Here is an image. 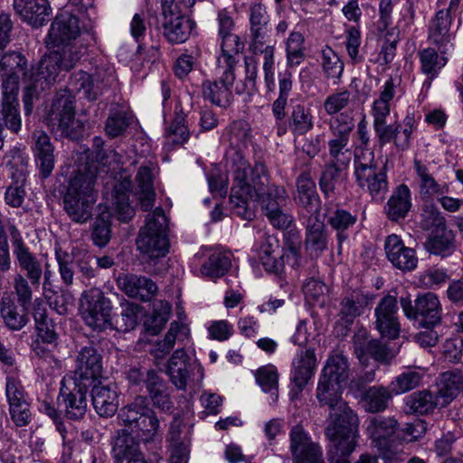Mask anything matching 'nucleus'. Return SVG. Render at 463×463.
Here are the masks:
<instances>
[{"label": "nucleus", "mask_w": 463, "mask_h": 463, "mask_svg": "<svg viewBox=\"0 0 463 463\" xmlns=\"http://www.w3.org/2000/svg\"><path fill=\"white\" fill-rule=\"evenodd\" d=\"M231 172L234 184L230 203L235 214L244 220H251L254 213L249 208V199L256 194L261 210L274 228L286 230L293 223L294 217L286 210L288 194L283 186L269 185L263 163H256L251 168L247 160L237 153Z\"/></svg>", "instance_id": "f257e3e1"}, {"label": "nucleus", "mask_w": 463, "mask_h": 463, "mask_svg": "<svg viewBox=\"0 0 463 463\" xmlns=\"http://www.w3.org/2000/svg\"><path fill=\"white\" fill-rule=\"evenodd\" d=\"M156 166L148 162L139 166L135 185L132 184L131 175L125 169L118 172L115 177L112 194L113 205L118 220L128 222L135 214V209L130 203V195L135 196L143 211H149L156 199L154 187Z\"/></svg>", "instance_id": "f03ea898"}, {"label": "nucleus", "mask_w": 463, "mask_h": 463, "mask_svg": "<svg viewBox=\"0 0 463 463\" xmlns=\"http://www.w3.org/2000/svg\"><path fill=\"white\" fill-rule=\"evenodd\" d=\"M96 177V172L89 168L70 179L63 196V208L74 222L84 223L92 216L93 205L97 200Z\"/></svg>", "instance_id": "7ed1b4c3"}, {"label": "nucleus", "mask_w": 463, "mask_h": 463, "mask_svg": "<svg viewBox=\"0 0 463 463\" xmlns=\"http://www.w3.org/2000/svg\"><path fill=\"white\" fill-rule=\"evenodd\" d=\"M118 419L122 425L141 441L147 443L160 437V422L145 396H137L124 406Z\"/></svg>", "instance_id": "20e7f679"}, {"label": "nucleus", "mask_w": 463, "mask_h": 463, "mask_svg": "<svg viewBox=\"0 0 463 463\" xmlns=\"http://www.w3.org/2000/svg\"><path fill=\"white\" fill-rule=\"evenodd\" d=\"M325 433L345 454L354 451L359 437V418L347 402H340L330 409Z\"/></svg>", "instance_id": "39448f33"}, {"label": "nucleus", "mask_w": 463, "mask_h": 463, "mask_svg": "<svg viewBox=\"0 0 463 463\" xmlns=\"http://www.w3.org/2000/svg\"><path fill=\"white\" fill-rule=\"evenodd\" d=\"M167 218L162 208L148 213L146 225L140 229L137 239L138 250L149 259L165 257L169 250L166 235Z\"/></svg>", "instance_id": "423d86ee"}, {"label": "nucleus", "mask_w": 463, "mask_h": 463, "mask_svg": "<svg viewBox=\"0 0 463 463\" xmlns=\"http://www.w3.org/2000/svg\"><path fill=\"white\" fill-rule=\"evenodd\" d=\"M161 10L156 29L171 44L185 43L195 29V22L183 13L175 0H161Z\"/></svg>", "instance_id": "0eeeda50"}, {"label": "nucleus", "mask_w": 463, "mask_h": 463, "mask_svg": "<svg viewBox=\"0 0 463 463\" xmlns=\"http://www.w3.org/2000/svg\"><path fill=\"white\" fill-rule=\"evenodd\" d=\"M46 122L52 131L70 138H77L82 126L75 119V100L71 92L62 90L56 93L48 111Z\"/></svg>", "instance_id": "6e6552de"}, {"label": "nucleus", "mask_w": 463, "mask_h": 463, "mask_svg": "<svg viewBox=\"0 0 463 463\" xmlns=\"http://www.w3.org/2000/svg\"><path fill=\"white\" fill-rule=\"evenodd\" d=\"M395 88L394 80L392 78L387 80L382 87L379 97L373 102L370 111L375 137L382 146L392 141L395 144V138L400 133L399 124H387V118L391 114V101L395 96Z\"/></svg>", "instance_id": "1a4fd4ad"}, {"label": "nucleus", "mask_w": 463, "mask_h": 463, "mask_svg": "<svg viewBox=\"0 0 463 463\" xmlns=\"http://www.w3.org/2000/svg\"><path fill=\"white\" fill-rule=\"evenodd\" d=\"M59 59V55L51 52L41 59L36 69H33L23 95L25 115L32 113L33 100L56 81L61 70H63Z\"/></svg>", "instance_id": "9d476101"}, {"label": "nucleus", "mask_w": 463, "mask_h": 463, "mask_svg": "<svg viewBox=\"0 0 463 463\" xmlns=\"http://www.w3.org/2000/svg\"><path fill=\"white\" fill-rule=\"evenodd\" d=\"M400 305L404 316L420 327H435L441 321V304L432 292L419 295L414 303L409 296L401 297Z\"/></svg>", "instance_id": "9b49d317"}, {"label": "nucleus", "mask_w": 463, "mask_h": 463, "mask_svg": "<svg viewBox=\"0 0 463 463\" xmlns=\"http://www.w3.org/2000/svg\"><path fill=\"white\" fill-rule=\"evenodd\" d=\"M111 309L110 300L101 290L91 288L82 294L81 317L93 330L102 331L111 325Z\"/></svg>", "instance_id": "f8f14e48"}, {"label": "nucleus", "mask_w": 463, "mask_h": 463, "mask_svg": "<svg viewBox=\"0 0 463 463\" xmlns=\"http://www.w3.org/2000/svg\"><path fill=\"white\" fill-rule=\"evenodd\" d=\"M165 373L178 390H185L189 381L200 383L203 379V366L183 348L171 355Z\"/></svg>", "instance_id": "ddd939ff"}, {"label": "nucleus", "mask_w": 463, "mask_h": 463, "mask_svg": "<svg viewBox=\"0 0 463 463\" xmlns=\"http://www.w3.org/2000/svg\"><path fill=\"white\" fill-rule=\"evenodd\" d=\"M239 61L222 63L217 58V71L220 74L216 80H205L203 82L202 90L203 98L219 107L230 105L232 98V88L235 81L234 67Z\"/></svg>", "instance_id": "4468645a"}, {"label": "nucleus", "mask_w": 463, "mask_h": 463, "mask_svg": "<svg viewBox=\"0 0 463 463\" xmlns=\"http://www.w3.org/2000/svg\"><path fill=\"white\" fill-rule=\"evenodd\" d=\"M11 237L13 254L20 269L24 272L33 287L39 288L43 278V266L41 260L33 253L25 244L20 231L14 224L8 226Z\"/></svg>", "instance_id": "2eb2a0df"}, {"label": "nucleus", "mask_w": 463, "mask_h": 463, "mask_svg": "<svg viewBox=\"0 0 463 463\" xmlns=\"http://www.w3.org/2000/svg\"><path fill=\"white\" fill-rule=\"evenodd\" d=\"M317 367V359L314 348L300 349L295 354L291 365V390L292 400L297 399L315 375Z\"/></svg>", "instance_id": "dca6fc26"}, {"label": "nucleus", "mask_w": 463, "mask_h": 463, "mask_svg": "<svg viewBox=\"0 0 463 463\" xmlns=\"http://www.w3.org/2000/svg\"><path fill=\"white\" fill-rule=\"evenodd\" d=\"M294 201L299 207L300 222L307 221L309 218L322 217L321 200L309 173L304 172L298 177Z\"/></svg>", "instance_id": "f3484780"}, {"label": "nucleus", "mask_w": 463, "mask_h": 463, "mask_svg": "<svg viewBox=\"0 0 463 463\" xmlns=\"http://www.w3.org/2000/svg\"><path fill=\"white\" fill-rule=\"evenodd\" d=\"M289 449L293 463H325L321 446L312 440L301 425L290 430Z\"/></svg>", "instance_id": "a211bd4d"}, {"label": "nucleus", "mask_w": 463, "mask_h": 463, "mask_svg": "<svg viewBox=\"0 0 463 463\" xmlns=\"http://www.w3.org/2000/svg\"><path fill=\"white\" fill-rule=\"evenodd\" d=\"M73 383L86 387L94 384L102 373V356L92 345L82 347L77 357Z\"/></svg>", "instance_id": "6ab92c4d"}, {"label": "nucleus", "mask_w": 463, "mask_h": 463, "mask_svg": "<svg viewBox=\"0 0 463 463\" xmlns=\"http://www.w3.org/2000/svg\"><path fill=\"white\" fill-rule=\"evenodd\" d=\"M248 16L250 47L257 53L269 45L272 32L270 14L264 5L258 3L250 6Z\"/></svg>", "instance_id": "aec40b11"}, {"label": "nucleus", "mask_w": 463, "mask_h": 463, "mask_svg": "<svg viewBox=\"0 0 463 463\" xmlns=\"http://www.w3.org/2000/svg\"><path fill=\"white\" fill-rule=\"evenodd\" d=\"M397 297L387 294L374 309L375 327L383 337L395 339L401 332Z\"/></svg>", "instance_id": "412c9836"}, {"label": "nucleus", "mask_w": 463, "mask_h": 463, "mask_svg": "<svg viewBox=\"0 0 463 463\" xmlns=\"http://www.w3.org/2000/svg\"><path fill=\"white\" fill-rule=\"evenodd\" d=\"M218 35L221 40V54L218 56L222 63L239 61V54L244 44L240 37L233 33L234 22L225 9L218 12Z\"/></svg>", "instance_id": "4be33fe9"}, {"label": "nucleus", "mask_w": 463, "mask_h": 463, "mask_svg": "<svg viewBox=\"0 0 463 463\" xmlns=\"http://www.w3.org/2000/svg\"><path fill=\"white\" fill-rule=\"evenodd\" d=\"M85 38L80 33L79 19L72 14L63 11L57 14L52 22L47 38L48 47H59L61 43Z\"/></svg>", "instance_id": "5701e85b"}, {"label": "nucleus", "mask_w": 463, "mask_h": 463, "mask_svg": "<svg viewBox=\"0 0 463 463\" xmlns=\"http://www.w3.org/2000/svg\"><path fill=\"white\" fill-rule=\"evenodd\" d=\"M253 250L265 270L275 274L282 271L285 262L283 255L279 253V242L276 236L260 233Z\"/></svg>", "instance_id": "b1692460"}, {"label": "nucleus", "mask_w": 463, "mask_h": 463, "mask_svg": "<svg viewBox=\"0 0 463 463\" xmlns=\"http://www.w3.org/2000/svg\"><path fill=\"white\" fill-rule=\"evenodd\" d=\"M413 169L416 174L419 194L422 201L430 203L438 196L449 193V184L445 182L436 180L433 173L430 171L429 164L419 159H414Z\"/></svg>", "instance_id": "393cba45"}, {"label": "nucleus", "mask_w": 463, "mask_h": 463, "mask_svg": "<svg viewBox=\"0 0 463 463\" xmlns=\"http://www.w3.org/2000/svg\"><path fill=\"white\" fill-rule=\"evenodd\" d=\"M72 384L73 386L70 387L62 383L60 389L58 402L67 418L79 420L85 415L87 411L86 393L89 387L73 382Z\"/></svg>", "instance_id": "a878e982"}, {"label": "nucleus", "mask_w": 463, "mask_h": 463, "mask_svg": "<svg viewBox=\"0 0 463 463\" xmlns=\"http://www.w3.org/2000/svg\"><path fill=\"white\" fill-rule=\"evenodd\" d=\"M109 84V75L103 69H97L91 74L79 71L71 79L73 89L90 101L97 99Z\"/></svg>", "instance_id": "bb28decb"}, {"label": "nucleus", "mask_w": 463, "mask_h": 463, "mask_svg": "<svg viewBox=\"0 0 463 463\" xmlns=\"http://www.w3.org/2000/svg\"><path fill=\"white\" fill-rule=\"evenodd\" d=\"M384 250L389 261L397 269L410 271L417 267L418 258L412 248L404 245L402 240L396 234L387 236Z\"/></svg>", "instance_id": "cd10ccee"}, {"label": "nucleus", "mask_w": 463, "mask_h": 463, "mask_svg": "<svg viewBox=\"0 0 463 463\" xmlns=\"http://www.w3.org/2000/svg\"><path fill=\"white\" fill-rule=\"evenodd\" d=\"M16 14L34 28L42 27L52 15L48 0H14Z\"/></svg>", "instance_id": "c85d7f7f"}, {"label": "nucleus", "mask_w": 463, "mask_h": 463, "mask_svg": "<svg viewBox=\"0 0 463 463\" xmlns=\"http://www.w3.org/2000/svg\"><path fill=\"white\" fill-rule=\"evenodd\" d=\"M32 138V147L36 165L39 167L42 175L46 178L54 168V146L50 137L43 130L33 131Z\"/></svg>", "instance_id": "c756f323"}, {"label": "nucleus", "mask_w": 463, "mask_h": 463, "mask_svg": "<svg viewBox=\"0 0 463 463\" xmlns=\"http://www.w3.org/2000/svg\"><path fill=\"white\" fill-rule=\"evenodd\" d=\"M355 181L360 188L368 192L375 201H382L388 192L387 175L378 166L354 173Z\"/></svg>", "instance_id": "7c9ffc66"}, {"label": "nucleus", "mask_w": 463, "mask_h": 463, "mask_svg": "<svg viewBox=\"0 0 463 463\" xmlns=\"http://www.w3.org/2000/svg\"><path fill=\"white\" fill-rule=\"evenodd\" d=\"M118 287L130 298L149 301L157 292V286L149 278L126 274L118 279Z\"/></svg>", "instance_id": "2f4dec72"}, {"label": "nucleus", "mask_w": 463, "mask_h": 463, "mask_svg": "<svg viewBox=\"0 0 463 463\" xmlns=\"http://www.w3.org/2000/svg\"><path fill=\"white\" fill-rule=\"evenodd\" d=\"M306 228L305 245L311 256L318 257L327 249L328 235L323 217L301 222Z\"/></svg>", "instance_id": "473e14b6"}, {"label": "nucleus", "mask_w": 463, "mask_h": 463, "mask_svg": "<svg viewBox=\"0 0 463 463\" xmlns=\"http://www.w3.org/2000/svg\"><path fill=\"white\" fill-rule=\"evenodd\" d=\"M91 400L96 412L101 417H110L118 410V392L115 384H92Z\"/></svg>", "instance_id": "72a5a7b5"}, {"label": "nucleus", "mask_w": 463, "mask_h": 463, "mask_svg": "<svg viewBox=\"0 0 463 463\" xmlns=\"http://www.w3.org/2000/svg\"><path fill=\"white\" fill-rule=\"evenodd\" d=\"M398 420L394 417L376 416L368 420L366 433L379 450L387 448L388 439L396 432Z\"/></svg>", "instance_id": "f704fd0d"}, {"label": "nucleus", "mask_w": 463, "mask_h": 463, "mask_svg": "<svg viewBox=\"0 0 463 463\" xmlns=\"http://www.w3.org/2000/svg\"><path fill=\"white\" fill-rule=\"evenodd\" d=\"M451 22L452 17L449 15L448 12L439 10L430 24L429 38L438 46L441 53H447L452 47L451 33H449Z\"/></svg>", "instance_id": "c9c22d12"}, {"label": "nucleus", "mask_w": 463, "mask_h": 463, "mask_svg": "<svg viewBox=\"0 0 463 463\" xmlns=\"http://www.w3.org/2000/svg\"><path fill=\"white\" fill-rule=\"evenodd\" d=\"M325 216L327 218V223L336 232L338 246L349 238V229L357 222V216L343 208L332 210L329 203L326 205Z\"/></svg>", "instance_id": "e433bc0d"}, {"label": "nucleus", "mask_w": 463, "mask_h": 463, "mask_svg": "<svg viewBox=\"0 0 463 463\" xmlns=\"http://www.w3.org/2000/svg\"><path fill=\"white\" fill-rule=\"evenodd\" d=\"M112 453L116 463H146L139 451L138 443L128 433H122L115 439Z\"/></svg>", "instance_id": "4c0bfd02"}, {"label": "nucleus", "mask_w": 463, "mask_h": 463, "mask_svg": "<svg viewBox=\"0 0 463 463\" xmlns=\"http://www.w3.org/2000/svg\"><path fill=\"white\" fill-rule=\"evenodd\" d=\"M146 387L154 406L165 412L174 408L168 387L154 370L146 372Z\"/></svg>", "instance_id": "58836bf2"}, {"label": "nucleus", "mask_w": 463, "mask_h": 463, "mask_svg": "<svg viewBox=\"0 0 463 463\" xmlns=\"http://www.w3.org/2000/svg\"><path fill=\"white\" fill-rule=\"evenodd\" d=\"M0 313L5 325L13 331L21 330L29 321L28 307L18 306L10 296L2 298Z\"/></svg>", "instance_id": "ea45409f"}, {"label": "nucleus", "mask_w": 463, "mask_h": 463, "mask_svg": "<svg viewBox=\"0 0 463 463\" xmlns=\"http://www.w3.org/2000/svg\"><path fill=\"white\" fill-rule=\"evenodd\" d=\"M439 404L438 396L427 390L415 392L404 398L403 411L406 414L426 415Z\"/></svg>", "instance_id": "a19ab883"}, {"label": "nucleus", "mask_w": 463, "mask_h": 463, "mask_svg": "<svg viewBox=\"0 0 463 463\" xmlns=\"http://www.w3.org/2000/svg\"><path fill=\"white\" fill-rule=\"evenodd\" d=\"M354 353L361 363H365L367 356L382 363L388 362L390 353L385 345L376 339H365L356 335L354 339Z\"/></svg>", "instance_id": "79ce46f5"}, {"label": "nucleus", "mask_w": 463, "mask_h": 463, "mask_svg": "<svg viewBox=\"0 0 463 463\" xmlns=\"http://www.w3.org/2000/svg\"><path fill=\"white\" fill-rule=\"evenodd\" d=\"M411 207V190L408 185L402 184L396 187L389 198L386 205V213L392 221L405 218Z\"/></svg>", "instance_id": "37998d69"}, {"label": "nucleus", "mask_w": 463, "mask_h": 463, "mask_svg": "<svg viewBox=\"0 0 463 463\" xmlns=\"http://www.w3.org/2000/svg\"><path fill=\"white\" fill-rule=\"evenodd\" d=\"M372 298L362 291H354L345 297L341 302L339 316L346 324H351L361 316L369 306Z\"/></svg>", "instance_id": "c03bdc74"}, {"label": "nucleus", "mask_w": 463, "mask_h": 463, "mask_svg": "<svg viewBox=\"0 0 463 463\" xmlns=\"http://www.w3.org/2000/svg\"><path fill=\"white\" fill-rule=\"evenodd\" d=\"M188 335L189 329L185 325L175 321L172 322L165 338L158 341L150 353L156 360L163 359L170 353L176 341L184 342Z\"/></svg>", "instance_id": "a18cd8bd"}, {"label": "nucleus", "mask_w": 463, "mask_h": 463, "mask_svg": "<svg viewBox=\"0 0 463 463\" xmlns=\"http://www.w3.org/2000/svg\"><path fill=\"white\" fill-rule=\"evenodd\" d=\"M349 367L348 358L343 354L335 353L326 359L320 376L345 384L349 379Z\"/></svg>", "instance_id": "49530a36"}, {"label": "nucleus", "mask_w": 463, "mask_h": 463, "mask_svg": "<svg viewBox=\"0 0 463 463\" xmlns=\"http://www.w3.org/2000/svg\"><path fill=\"white\" fill-rule=\"evenodd\" d=\"M319 63L326 79L338 84L343 76L345 64L341 57L331 47L324 46L319 53Z\"/></svg>", "instance_id": "de8ad7c7"}, {"label": "nucleus", "mask_w": 463, "mask_h": 463, "mask_svg": "<svg viewBox=\"0 0 463 463\" xmlns=\"http://www.w3.org/2000/svg\"><path fill=\"white\" fill-rule=\"evenodd\" d=\"M343 385L319 375L316 390L318 402L322 406H328L329 410L338 406L340 402H346L342 398Z\"/></svg>", "instance_id": "09e8293b"}, {"label": "nucleus", "mask_w": 463, "mask_h": 463, "mask_svg": "<svg viewBox=\"0 0 463 463\" xmlns=\"http://www.w3.org/2000/svg\"><path fill=\"white\" fill-rule=\"evenodd\" d=\"M87 44L85 38H79L76 41L61 43L52 52L60 56L59 62L62 69L69 71L80 60Z\"/></svg>", "instance_id": "8fccbe9b"}, {"label": "nucleus", "mask_w": 463, "mask_h": 463, "mask_svg": "<svg viewBox=\"0 0 463 463\" xmlns=\"http://www.w3.org/2000/svg\"><path fill=\"white\" fill-rule=\"evenodd\" d=\"M392 390L384 386L369 387L363 394L364 409L370 413L383 411L392 399Z\"/></svg>", "instance_id": "3c124183"}, {"label": "nucleus", "mask_w": 463, "mask_h": 463, "mask_svg": "<svg viewBox=\"0 0 463 463\" xmlns=\"http://www.w3.org/2000/svg\"><path fill=\"white\" fill-rule=\"evenodd\" d=\"M33 315L35 322V327L38 336L48 344L53 343L56 338L54 325L52 320L47 317L46 308L41 298H36L33 302Z\"/></svg>", "instance_id": "603ef678"}, {"label": "nucleus", "mask_w": 463, "mask_h": 463, "mask_svg": "<svg viewBox=\"0 0 463 463\" xmlns=\"http://www.w3.org/2000/svg\"><path fill=\"white\" fill-rule=\"evenodd\" d=\"M314 127V117L310 108L302 104L293 106L288 117V129L295 136H303Z\"/></svg>", "instance_id": "864d4df0"}, {"label": "nucleus", "mask_w": 463, "mask_h": 463, "mask_svg": "<svg viewBox=\"0 0 463 463\" xmlns=\"http://www.w3.org/2000/svg\"><path fill=\"white\" fill-rule=\"evenodd\" d=\"M463 387V376L455 372L443 373L437 383L438 400H443V403H448L453 400Z\"/></svg>", "instance_id": "5fc2aeb1"}, {"label": "nucleus", "mask_w": 463, "mask_h": 463, "mask_svg": "<svg viewBox=\"0 0 463 463\" xmlns=\"http://www.w3.org/2000/svg\"><path fill=\"white\" fill-rule=\"evenodd\" d=\"M232 266L231 254L214 251L201 267V273L210 279H218L224 276Z\"/></svg>", "instance_id": "6e6d98bb"}, {"label": "nucleus", "mask_w": 463, "mask_h": 463, "mask_svg": "<svg viewBox=\"0 0 463 463\" xmlns=\"http://www.w3.org/2000/svg\"><path fill=\"white\" fill-rule=\"evenodd\" d=\"M55 260L59 268L61 279L65 286H71L74 279V269L76 267V251L68 252L60 246L54 248Z\"/></svg>", "instance_id": "4d7b16f0"}, {"label": "nucleus", "mask_w": 463, "mask_h": 463, "mask_svg": "<svg viewBox=\"0 0 463 463\" xmlns=\"http://www.w3.org/2000/svg\"><path fill=\"white\" fill-rule=\"evenodd\" d=\"M345 166L346 165L335 162H329L325 165L319 178V187L326 198H330L335 194L336 184Z\"/></svg>", "instance_id": "13d9d810"}, {"label": "nucleus", "mask_w": 463, "mask_h": 463, "mask_svg": "<svg viewBox=\"0 0 463 463\" xmlns=\"http://www.w3.org/2000/svg\"><path fill=\"white\" fill-rule=\"evenodd\" d=\"M305 37L300 32L293 31L286 40L287 67L294 68L301 64L305 59Z\"/></svg>", "instance_id": "bf43d9fd"}, {"label": "nucleus", "mask_w": 463, "mask_h": 463, "mask_svg": "<svg viewBox=\"0 0 463 463\" xmlns=\"http://www.w3.org/2000/svg\"><path fill=\"white\" fill-rule=\"evenodd\" d=\"M421 71L424 74L428 75L429 82L428 86L430 85V80H433L439 73V71L447 63V59L443 56H439L438 52L432 48H426L419 53Z\"/></svg>", "instance_id": "052dcab7"}, {"label": "nucleus", "mask_w": 463, "mask_h": 463, "mask_svg": "<svg viewBox=\"0 0 463 463\" xmlns=\"http://www.w3.org/2000/svg\"><path fill=\"white\" fill-rule=\"evenodd\" d=\"M420 226L425 231L444 232L447 229V221L435 204L428 203L422 208Z\"/></svg>", "instance_id": "680f3d73"}, {"label": "nucleus", "mask_w": 463, "mask_h": 463, "mask_svg": "<svg viewBox=\"0 0 463 463\" xmlns=\"http://www.w3.org/2000/svg\"><path fill=\"white\" fill-rule=\"evenodd\" d=\"M1 76H27L26 59L17 52H9L4 54L0 60Z\"/></svg>", "instance_id": "e2e57ef3"}, {"label": "nucleus", "mask_w": 463, "mask_h": 463, "mask_svg": "<svg viewBox=\"0 0 463 463\" xmlns=\"http://www.w3.org/2000/svg\"><path fill=\"white\" fill-rule=\"evenodd\" d=\"M12 178V183L7 186L5 193V202L13 208H18L22 206L26 195L24 189L25 175L22 172H17L13 175Z\"/></svg>", "instance_id": "0e129e2a"}, {"label": "nucleus", "mask_w": 463, "mask_h": 463, "mask_svg": "<svg viewBox=\"0 0 463 463\" xmlns=\"http://www.w3.org/2000/svg\"><path fill=\"white\" fill-rule=\"evenodd\" d=\"M423 374L414 370H407L396 376L390 383L393 394L399 395L420 386Z\"/></svg>", "instance_id": "69168bd1"}, {"label": "nucleus", "mask_w": 463, "mask_h": 463, "mask_svg": "<svg viewBox=\"0 0 463 463\" xmlns=\"http://www.w3.org/2000/svg\"><path fill=\"white\" fill-rule=\"evenodd\" d=\"M328 127L333 137L350 138V135L354 128V119L352 112L344 111L332 117Z\"/></svg>", "instance_id": "338daca9"}, {"label": "nucleus", "mask_w": 463, "mask_h": 463, "mask_svg": "<svg viewBox=\"0 0 463 463\" xmlns=\"http://www.w3.org/2000/svg\"><path fill=\"white\" fill-rule=\"evenodd\" d=\"M228 135L231 146L241 150L246 147L250 140V128L246 121L237 120L231 124Z\"/></svg>", "instance_id": "774afa93"}]
</instances>
